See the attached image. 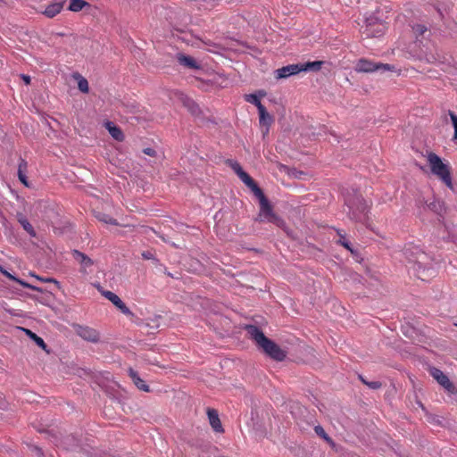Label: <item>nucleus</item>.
<instances>
[{"label": "nucleus", "instance_id": "1", "mask_svg": "<svg viewBox=\"0 0 457 457\" xmlns=\"http://www.w3.org/2000/svg\"><path fill=\"white\" fill-rule=\"evenodd\" d=\"M245 330L250 338L253 340L258 346L270 359L282 361L287 356L286 351L281 349L274 341L268 338L263 332L254 325H248Z\"/></svg>", "mask_w": 457, "mask_h": 457}, {"label": "nucleus", "instance_id": "2", "mask_svg": "<svg viewBox=\"0 0 457 457\" xmlns=\"http://www.w3.org/2000/svg\"><path fill=\"white\" fill-rule=\"evenodd\" d=\"M251 190L259 199L260 203V212L257 220L261 222H270L278 227L282 226L283 220L273 212V208L262 190L258 186Z\"/></svg>", "mask_w": 457, "mask_h": 457}, {"label": "nucleus", "instance_id": "3", "mask_svg": "<svg viewBox=\"0 0 457 457\" xmlns=\"http://www.w3.org/2000/svg\"><path fill=\"white\" fill-rule=\"evenodd\" d=\"M427 161L432 174L442 180L448 187H453L450 166L433 152H428Z\"/></svg>", "mask_w": 457, "mask_h": 457}, {"label": "nucleus", "instance_id": "4", "mask_svg": "<svg viewBox=\"0 0 457 457\" xmlns=\"http://www.w3.org/2000/svg\"><path fill=\"white\" fill-rule=\"evenodd\" d=\"M346 204L349 208L348 215L350 219L368 227L370 204L361 196L356 197L353 202L348 201Z\"/></svg>", "mask_w": 457, "mask_h": 457}, {"label": "nucleus", "instance_id": "5", "mask_svg": "<svg viewBox=\"0 0 457 457\" xmlns=\"http://www.w3.org/2000/svg\"><path fill=\"white\" fill-rule=\"evenodd\" d=\"M354 70L357 72L368 73L374 72L377 71H395V67L387 63L375 62L370 60L361 58L358 60V62H356Z\"/></svg>", "mask_w": 457, "mask_h": 457}, {"label": "nucleus", "instance_id": "6", "mask_svg": "<svg viewBox=\"0 0 457 457\" xmlns=\"http://www.w3.org/2000/svg\"><path fill=\"white\" fill-rule=\"evenodd\" d=\"M74 329L76 334L86 341L97 343L100 340L99 332L93 328L82 325H75Z\"/></svg>", "mask_w": 457, "mask_h": 457}, {"label": "nucleus", "instance_id": "7", "mask_svg": "<svg viewBox=\"0 0 457 457\" xmlns=\"http://www.w3.org/2000/svg\"><path fill=\"white\" fill-rule=\"evenodd\" d=\"M227 163L250 189L258 186L253 178L242 169L241 165L237 162L228 160Z\"/></svg>", "mask_w": 457, "mask_h": 457}, {"label": "nucleus", "instance_id": "8", "mask_svg": "<svg viewBox=\"0 0 457 457\" xmlns=\"http://www.w3.org/2000/svg\"><path fill=\"white\" fill-rule=\"evenodd\" d=\"M102 295L112 302L123 314L132 316L133 313L129 307L121 301V299L112 291H103Z\"/></svg>", "mask_w": 457, "mask_h": 457}, {"label": "nucleus", "instance_id": "9", "mask_svg": "<svg viewBox=\"0 0 457 457\" xmlns=\"http://www.w3.org/2000/svg\"><path fill=\"white\" fill-rule=\"evenodd\" d=\"M72 256L78 262H79L81 266L80 272H82L83 274H87V268L92 267L94 264V262L91 258H89L87 255H86L85 253H81L79 250H73Z\"/></svg>", "mask_w": 457, "mask_h": 457}, {"label": "nucleus", "instance_id": "10", "mask_svg": "<svg viewBox=\"0 0 457 457\" xmlns=\"http://www.w3.org/2000/svg\"><path fill=\"white\" fill-rule=\"evenodd\" d=\"M299 72H301V68H300L299 63L283 66L282 68H279L275 71L276 78L278 79H287L292 75L298 74Z\"/></svg>", "mask_w": 457, "mask_h": 457}, {"label": "nucleus", "instance_id": "11", "mask_svg": "<svg viewBox=\"0 0 457 457\" xmlns=\"http://www.w3.org/2000/svg\"><path fill=\"white\" fill-rule=\"evenodd\" d=\"M65 4V0H54L47 4L43 14L47 18H54L61 12Z\"/></svg>", "mask_w": 457, "mask_h": 457}, {"label": "nucleus", "instance_id": "12", "mask_svg": "<svg viewBox=\"0 0 457 457\" xmlns=\"http://www.w3.org/2000/svg\"><path fill=\"white\" fill-rule=\"evenodd\" d=\"M207 416L209 419V423L212 429L217 433H222L224 429L222 428L218 411L214 409L208 408Z\"/></svg>", "mask_w": 457, "mask_h": 457}, {"label": "nucleus", "instance_id": "13", "mask_svg": "<svg viewBox=\"0 0 457 457\" xmlns=\"http://www.w3.org/2000/svg\"><path fill=\"white\" fill-rule=\"evenodd\" d=\"M431 375L445 389L450 390L453 387V384L449 380L448 377L445 375L442 370L434 369L431 371Z\"/></svg>", "mask_w": 457, "mask_h": 457}, {"label": "nucleus", "instance_id": "14", "mask_svg": "<svg viewBox=\"0 0 457 457\" xmlns=\"http://www.w3.org/2000/svg\"><path fill=\"white\" fill-rule=\"evenodd\" d=\"M177 60H178L179 63L182 66H185V67H187L190 69H194V70L200 69V65L196 62V61L193 57H191L189 55H185L183 54H178Z\"/></svg>", "mask_w": 457, "mask_h": 457}, {"label": "nucleus", "instance_id": "15", "mask_svg": "<svg viewBox=\"0 0 457 457\" xmlns=\"http://www.w3.org/2000/svg\"><path fill=\"white\" fill-rule=\"evenodd\" d=\"M16 218L18 222L21 225L23 229L32 237H37V232L34 229L33 226L29 223L27 218L21 212L16 214Z\"/></svg>", "mask_w": 457, "mask_h": 457}, {"label": "nucleus", "instance_id": "16", "mask_svg": "<svg viewBox=\"0 0 457 457\" xmlns=\"http://www.w3.org/2000/svg\"><path fill=\"white\" fill-rule=\"evenodd\" d=\"M105 128L110 133V135L117 141L121 142L124 140V134L122 130L116 125H114L111 121H107L105 123Z\"/></svg>", "mask_w": 457, "mask_h": 457}, {"label": "nucleus", "instance_id": "17", "mask_svg": "<svg viewBox=\"0 0 457 457\" xmlns=\"http://www.w3.org/2000/svg\"><path fill=\"white\" fill-rule=\"evenodd\" d=\"M129 375L131 378L132 381L134 382L135 386L144 391V392H149V386L145 384V382L139 378L137 371H135L133 369H129Z\"/></svg>", "mask_w": 457, "mask_h": 457}, {"label": "nucleus", "instance_id": "18", "mask_svg": "<svg viewBox=\"0 0 457 457\" xmlns=\"http://www.w3.org/2000/svg\"><path fill=\"white\" fill-rule=\"evenodd\" d=\"M28 169V162L24 159H21L18 166V178L19 180L27 187H29V181L26 176Z\"/></svg>", "mask_w": 457, "mask_h": 457}, {"label": "nucleus", "instance_id": "19", "mask_svg": "<svg viewBox=\"0 0 457 457\" xmlns=\"http://www.w3.org/2000/svg\"><path fill=\"white\" fill-rule=\"evenodd\" d=\"M258 112L260 124L269 128L273 123V117L267 112L265 107H260Z\"/></svg>", "mask_w": 457, "mask_h": 457}, {"label": "nucleus", "instance_id": "20", "mask_svg": "<svg viewBox=\"0 0 457 457\" xmlns=\"http://www.w3.org/2000/svg\"><path fill=\"white\" fill-rule=\"evenodd\" d=\"M322 61H314V62H307L305 63H299L301 71H319L323 65Z\"/></svg>", "mask_w": 457, "mask_h": 457}, {"label": "nucleus", "instance_id": "21", "mask_svg": "<svg viewBox=\"0 0 457 457\" xmlns=\"http://www.w3.org/2000/svg\"><path fill=\"white\" fill-rule=\"evenodd\" d=\"M89 4L85 0H71L68 9L71 12H78Z\"/></svg>", "mask_w": 457, "mask_h": 457}, {"label": "nucleus", "instance_id": "22", "mask_svg": "<svg viewBox=\"0 0 457 457\" xmlns=\"http://www.w3.org/2000/svg\"><path fill=\"white\" fill-rule=\"evenodd\" d=\"M23 330L30 337V338H32L35 341V343L38 346H40L42 349H46V345L45 341L43 340V338H41L40 337L37 336L35 333H33L29 329L23 328Z\"/></svg>", "mask_w": 457, "mask_h": 457}, {"label": "nucleus", "instance_id": "23", "mask_svg": "<svg viewBox=\"0 0 457 457\" xmlns=\"http://www.w3.org/2000/svg\"><path fill=\"white\" fill-rule=\"evenodd\" d=\"M245 98L246 102L254 104L258 110H260V107H264V105L261 103L259 97L254 94L245 95Z\"/></svg>", "mask_w": 457, "mask_h": 457}, {"label": "nucleus", "instance_id": "24", "mask_svg": "<svg viewBox=\"0 0 457 457\" xmlns=\"http://www.w3.org/2000/svg\"><path fill=\"white\" fill-rule=\"evenodd\" d=\"M359 378L360 380L364 384L366 385L367 386H369L370 388L371 389H378L382 386V384L381 382L379 381H368L365 379V378L361 375H359Z\"/></svg>", "mask_w": 457, "mask_h": 457}, {"label": "nucleus", "instance_id": "25", "mask_svg": "<svg viewBox=\"0 0 457 457\" xmlns=\"http://www.w3.org/2000/svg\"><path fill=\"white\" fill-rule=\"evenodd\" d=\"M184 105L192 112L196 113L199 111L198 105L191 99L186 98L184 101Z\"/></svg>", "mask_w": 457, "mask_h": 457}, {"label": "nucleus", "instance_id": "26", "mask_svg": "<svg viewBox=\"0 0 457 457\" xmlns=\"http://www.w3.org/2000/svg\"><path fill=\"white\" fill-rule=\"evenodd\" d=\"M97 219L100 220V221H103L106 224H112V225H117V221L116 220L112 219V217L106 215V214H103V213H100L99 215H97Z\"/></svg>", "mask_w": 457, "mask_h": 457}, {"label": "nucleus", "instance_id": "27", "mask_svg": "<svg viewBox=\"0 0 457 457\" xmlns=\"http://www.w3.org/2000/svg\"><path fill=\"white\" fill-rule=\"evenodd\" d=\"M78 87L83 93H87L89 90L88 82L85 78L80 77L78 81Z\"/></svg>", "mask_w": 457, "mask_h": 457}, {"label": "nucleus", "instance_id": "28", "mask_svg": "<svg viewBox=\"0 0 457 457\" xmlns=\"http://www.w3.org/2000/svg\"><path fill=\"white\" fill-rule=\"evenodd\" d=\"M6 278L13 280V281H16L18 282L20 285H21L22 287H27V288H32V289H35L34 287L30 286L29 283H26L24 281H21L18 278H16L14 276H12L11 273H9L7 270H5V274H4Z\"/></svg>", "mask_w": 457, "mask_h": 457}, {"label": "nucleus", "instance_id": "29", "mask_svg": "<svg viewBox=\"0 0 457 457\" xmlns=\"http://www.w3.org/2000/svg\"><path fill=\"white\" fill-rule=\"evenodd\" d=\"M314 430L318 436L323 437L326 441H328V442L331 441L330 437L327 435V433L325 432V430L323 429V428L321 426H316L314 428Z\"/></svg>", "mask_w": 457, "mask_h": 457}, {"label": "nucleus", "instance_id": "30", "mask_svg": "<svg viewBox=\"0 0 457 457\" xmlns=\"http://www.w3.org/2000/svg\"><path fill=\"white\" fill-rule=\"evenodd\" d=\"M449 115L451 117V120H452L453 126L454 128V134H453V140H457V115L453 112H449Z\"/></svg>", "mask_w": 457, "mask_h": 457}, {"label": "nucleus", "instance_id": "31", "mask_svg": "<svg viewBox=\"0 0 457 457\" xmlns=\"http://www.w3.org/2000/svg\"><path fill=\"white\" fill-rule=\"evenodd\" d=\"M425 204L427 207L433 211V212H438V210L441 208L440 203L438 201H432V202H425Z\"/></svg>", "mask_w": 457, "mask_h": 457}, {"label": "nucleus", "instance_id": "32", "mask_svg": "<svg viewBox=\"0 0 457 457\" xmlns=\"http://www.w3.org/2000/svg\"><path fill=\"white\" fill-rule=\"evenodd\" d=\"M339 237H340V239L338 241V243L343 245L345 248H346L347 250H350L352 251L351 247H350V244L349 242L345 239V236L341 234L340 231L337 232Z\"/></svg>", "mask_w": 457, "mask_h": 457}, {"label": "nucleus", "instance_id": "33", "mask_svg": "<svg viewBox=\"0 0 457 457\" xmlns=\"http://www.w3.org/2000/svg\"><path fill=\"white\" fill-rule=\"evenodd\" d=\"M416 35H423L427 31V27L421 24H417L413 27Z\"/></svg>", "mask_w": 457, "mask_h": 457}, {"label": "nucleus", "instance_id": "34", "mask_svg": "<svg viewBox=\"0 0 457 457\" xmlns=\"http://www.w3.org/2000/svg\"><path fill=\"white\" fill-rule=\"evenodd\" d=\"M142 257L145 260H154V253L152 251H144L142 253Z\"/></svg>", "mask_w": 457, "mask_h": 457}, {"label": "nucleus", "instance_id": "35", "mask_svg": "<svg viewBox=\"0 0 457 457\" xmlns=\"http://www.w3.org/2000/svg\"><path fill=\"white\" fill-rule=\"evenodd\" d=\"M144 154H146V155H149V156H155V150H154L153 148H150V147H147V148H145L143 150Z\"/></svg>", "mask_w": 457, "mask_h": 457}, {"label": "nucleus", "instance_id": "36", "mask_svg": "<svg viewBox=\"0 0 457 457\" xmlns=\"http://www.w3.org/2000/svg\"><path fill=\"white\" fill-rule=\"evenodd\" d=\"M34 450H35L36 453H37L39 457H42V456H43V452H42V450H41L39 447L35 446V447H34Z\"/></svg>", "mask_w": 457, "mask_h": 457}, {"label": "nucleus", "instance_id": "37", "mask_svg": "<svg viewBox=\"0 0 457 457\" xmlns=\"http://www.w3.org/2000/svg\"><path fill=\"white\" fill-rule=\"evenodd\" d=\"M22 79L24 80V82L29 85L30 83V77L28 76V75H22Z\"/></svg>", "mask_w": 457, "mask_h": 457}, {"label": "nucleus", "instance_id": "38", "mask_svg": "<svg viewBox=\"0 0 457 457\" xmlns=\"http://www.w3.org/2000/svg\"><path fill=\"white\" fill-rule=\"evenodd\" d=\"M42 280L46 281V282H54V283H57V281L54 278H52L42 279Z\"/></svg>", "mask_w": 457, "mask_h": 457}, {"label": "nucleus", "instance_id": "39", "mask_svg": "<svg viewBox=\"0 0 457 457\" xmlns=\"http://www.w3.org/2000/svg\"><path fill=\"white\" fill-rule=\"evenodd\" d=\"M0 272L5 274V270L0 265Z\"/></svg>", "mask_w": 457, "mask_h": 457}, {"label": "nucleus", "instance_id": "40", "mask_svg": "<svg viewBox=\"0 0 457 457\" xmlns=\"http://www.w3.org/2000/svg\"><path fill=\"white\" fill-rule=\"evenodd\" d=\"M456 326H457V324H456Z\"/></svg>", "mask_w": 457, "mask_h": 457}]
</instances>
